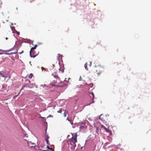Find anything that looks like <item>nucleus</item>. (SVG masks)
Segmentation results:
<instances>
[{"instance_id":"a211bd4d","label":"nucleus","mask_w":151,"mask_h":151,"mask_svg":"<svg viewBox=\"0 0 151 151\" xmlns=\"http://www.w3.org/2000/svg\"><path fill=\"white\" fill-rule=\"evenodd\" d=\"M13 54H14L13 52H11L10 53H7V52H5V54L8 55H12Z\"/></svg>"},{"instance_id":"f03ea898","label":"nucleus","mask_w":151,"mask_h":151,"mask_svg":"<svg viewBox=\"0 0 151 151\" xmlns=\"http://www.w3.org/2000/svg\"><path fill=\"white\" fill-rule=\"evenodd\" d=\"M104 70L103 67L101 66H98L93 69L91 70V73L93 75H95V73H96L99 76L103 71Z\"/></svg>"},{"instance_id":"f8f14e48","label":"nucleus","mask_w":151,"mask_h":151,"mask_svg":"<svg viewBox=\"0 0 151 151\" xmlns=\"http://www.w3.org/2000/svg\"><path fill=\"white\" fill-rule=\"evenodd\" d=\"M67 120H68V121H69L71 125H73V122L71 121V120L68 117L67 118Z\"/></svg>"},{"instance_id":"5701e85b","label":"nucleus","mask_w":151,"mask_h":151,"mask_svg":"<svg viewBox=\"0 0 151 151\" xmlns=\"http://www.w3.org/2000/svg\"><path fill=\"white\" fill-rule=\"evenodd\" d=\"M82 78L81 76H80V78H79V81H82Z\"/></svg>"},{"instance_id":"6ab92c4d","label":"nucleus","mask_w":151,"mask_h":151,"mask_svg":"<svg viewBox=\"0 0 151 151\" xmlns=\"http://www.w3.org/2000/svg\"><path fill=\"white\" fill-rule=\"evenodd\" d=\"M54 76V77L56 79H60V78L58 77V76Z\"/></svg>"},{"instance_id":"39448f33","label":"nucleus","mask_w":151,"mask_h":151,"mask_svg":"<svg viewBox=\"0 0 151 151\" xmlns=\"http://www.w3.org/2000/svg\"><path fill=\"white\" fill-rule=\"evenodd\" d=\"M12 50H13V48H11L7 50H4L0 49V55H2L3 54H5V52H9Z\"/></svg>"},{"instance_id":"393cba45","label":"nucleus","mask_w":151,"mask_h":151,"mask_svg":"<svg viewBox=\"0 0 151 151\" xmlns=\"http://www.w3.org/2000/svg\"><path fill=\"white\" fill-rule=\"evenodd\" d=\"M53 116L51 115H49V116H48L49 117H53Z\"/></svg>"},{"instance_id":"c756f323","label":"nucleus","mask_w":151,"mask_h":151,"mask_svg":"<svg viewBox=\"0 0 151 151\" xmlns=\"http://www.w3.org/2000/svg\"><path fill=\"white\" fill-rule=\"evenodd\" d=\"M69 136V135H68V136L67 137H68Z\"/></svg>"},{"instance_id":"412c9836","label":"nucleus","mask_w":151,"mask_h":151,"mask_svg":"<svg viewBox=\"0 0 151 151\" xmlns=\"http://www.w3.org/2000/svg\"><path fill=\"white\" fill-rule=\"evenodd\" d=\"M18 96V95H16L15 96H14V97H13V99H16V98Z\"/></svg>"},{"instance_id":"ddd939ff","label":"nucleus","mask_w":151,"mask_h":151,"mask_svg":"<svg viewBox=\"0 0 151 151\" xmlns=\"http://www.w3.org/2000/svg\"><path fill=\"white\" fill-rule=\"evenodd\" d=\"M0 75L1 76L3 77H6V76H5V75L3 73H2L1 72H0Z\"/></svg>"},{"instance_id":"dca6fc26","label":"nucleus","mask_w":151,"mask_h":151,"mask_svg":"<svg viewBox=\"0 0 151 151\" xmlns=\"http://www.w3.org/2000/svg\"><path fill=\"white\" fill-rule=\"evenodd\" d=\"M25 87H28V88H33V87H31L29 86H28L27 85H24V86H22L23 88H24Z\"/></svg>"},{"instance_id":"cd10ccee","label":"nucleus","mask_w":151,"mask_h":151,"mask_svg":"<svg viewBox=\"0 0 151 151\" xmlns=\"http://www.w3.org/2000/svg\"><path fill=\"white\" fill-rule=\"evenodd\" d=\"M8 39V38H7V37H6V38H5V39H6V40H7Z\"/></svg>"},{"instance_id":"bb28decb","label":"nucleus","mask_w":151,"mask_h":151,"mask_svg":"<svg viewBox=\"0 0 151 151\" xmlns=\"http://www.w3.org/2000/svg\"><path fill=\"white\" fill-rule=\"evenodd\" d=\"M90 86L92 87L93 86V84H90Z\"/></svg>"},{"instance_id":"f3484780","label":"nucleus","mask_w":151,"mask_h":151,"mask_svg":"<svg viewBox=\"0 0 151 151\" xmlns=\"http://www.w3.org/2000/svg\"><path fill=\"white\" fill-rule=\"evenodd\" d=\"M62 108H61L59 110H58V111H57V112L58 113H61L62 111Z\"/></svg>"},{"instance_id":"0eeeda50","label":"nucleus","mask_w":151,"mask_h":151,"mask_svg":"<svg viewBox=\"0 0 151 151\" xmlns=\"http://www.w3.org/2000/svg\"><path fill=\"white\" fill-rule=\"evenodd\" d=\"M89 94L91 98L92 97V102L91 103L88 104L89 105H90L91 104L93 103L94 102L93 99H94V94L93 93V92H92L90 93H89Z\"/></svg>"},{"instance_id":"6e6552de","label":"nucleus","mask_w":151,"mask_h":151,"mask_svg":"<svg viewBox=\"0 0 151 151\" xmlns=\"http://www.w3.org/2000/svg\"><path fill=\"white\" fill-rule=\"evenodd\" d=\"M51 84L53 86H54L56 87H58V86H60L59 85L57 84V81H55V80H54L53 82L51 83Z\"/></svg>"},{"instance_id":"423d86ee","label":"nucleus","mask_w":151,"mask_h":151,"mask_svg":"<svg viewBox=\"0 0 151 151\" xmlns=\"http://www.w3.org/2000/svg\"><path fill=\"white\" fill-rule=\"evenodd\" d=\"M28 146L29 147H35V146L36 145V144L34 143H32L31 142H28Z\"/></svg>"},{"instance_id":"2eb2a0df","label":"nucleus","mask_w":151,"mask_h":151,"mask_svg":"<svg viewBox=\"0 0 151 151\" xmlns=\"http://www.w3.org/2000/svg\"><path fill=\"white\" fill-rule=\"evenodd\" d=\"M50 145V144H49V145H47V148L48 149H49V150H53V149H52V148H50V147H49V146Z\"/></svg>"},{"instance_id":"f257e3e1","label":"nucleus","mask_w":151,"mask_h":151,"mask_svg":"<svg viewBox=\"0 0 151 151\" xmlns=\"http://www.w3.org/2000/svg\"><path fill=\"white\" fill-rule=\"evenodd\" d=\"M72 137L70 139H68V144L73 145V146L75 147L76 146V143L77 142V133H71Z\"/></svg>"},{"instance_id":"7ed1b4c3","label":"nucleus","mask_w":151,"mask_h":151,"mask_svg":"<svg viewBox=\"0 0 151 151\" xmlns=\"http://www.w3.org/2000/svg\"><path fill=\"white\" fill-rule=\"evenodd\" d=\"M37 46V45H35L34 47H32L30 50V55L31 57H35L37 55V54H34V50L35 49L36 47Z\"/></svg>"},{"instance_id":"1a4fd4ad","label":"nucleus","mask_w":151,"mask_h":151,"mask_svg":"<svg viewBox=\"0 0 151 151\" xmlns=\"http://www.w3.org/2000/svg\"><path fill=\"white\" fill-rule=\"evenodd\" d=\"M33 74L32 73H30L29 75L27 76V78H28L29 79H31L32 78V77L33 76Z\"/></svg>"},{"instance_id":"4be33fe9","label":"nucleus","mask_w":151,"mask_h":151,"mask_svg":"<svg viewBox=\"0 0 151 151\" xmlns=\"http://www.w3.org/2000/svg\"><path fill=\"white\" fill-rule=\"evenodd\" d=\"M22 89H21L20 90V91L18 93V94L17 95H18V96L19 95L20 93H21V91L22 90Z\"/></svg>"},{"instance_id":"a878e982","label":"nucleus","mask_w":151,"mask_h":151,"mask_svg":"<svg viewBox=\"0 0 151 151\" xmlns=\"http://www.w3.org/2000/svg\"><path fill=\"white\" fill-rule=\"evenodd\" d=\"M89 65L90 66H91V62H89Z\"/></svg>"},{"instance_id":"c85d7f7f","label":"nucleus","mask_w":151,"mask_h":151,"mask_svg":"<svg viewBox=\"0 0 151 151\" xmlns=\"http://www.w3.org/2000/svg\"><path fill=\"white\" fill-rule=\"evenodd\" d=\"M17 34H18V35H19V32H18L17 33Z\"/></svg>"},{"instance_id":"7c9ffc66","label":"nucleus","mask_w":151,"mask_h":151,"mask_svg":"<svg viewBox=\"0 0 151 151\" xmlns=\"http://www.w3.org/2000/svg\"><path fill=\"white\" fill-rule=\"evenodd\" d=\"M29 82H30V81L29 80Z\"/></svg>"},{"instance_id":"aec40b11","label":"nucleus","mask_w":151,"mask_h":151,"mask_svg":"<svg viewBox=\"0 0 151 151\" xmlns=\"http://www.w3.org/2000/svg\"><path fill=\"white\" fill-rule=\"evenodd\" d=\"M96 132L98 133L99 132V129L98 127L96 128Z\"/></svg>"},{"instance_id":"9d476101","label":"nucleus","mask_w":151,"mask_h":151,"mask_svg":"<svg viewBox=\"0 0 151 151\" xmlns=\"http://www.w3.org/2000/svg\"><path fill=\"white\" fill-rule=\"evenodd\" d=\"M47 137L45 139V140L46 141L47 143V145H48L49 144H50V143L49 142V141H48V138H49V137L48 136H47Z\"/></svg>"},{"instance_id":"20e7f679","label":"nucleus","mask_w":151,"mask_h":151,"mask_svg":"<svg viewBox=\"0 0 151 151\" xmlns=\"http://www.w3.org/2000/svg\"><path fill=\"white\" fill-rule=\"evenodd\" d=\"M101 129L103 132H107L109 133V134H111V131L108 129L109 127L107 128L103 125H101Z\"/></svg>"},{"instance_id":"9b49d317","label":"nucleus","mask_w":151,"mask_h":151,"mask_svg":"<svg viewBox=\"0 0 151 151\" xmlns=\"http://www.w3.org/2000/svg\"><path fill=\"white\" fill-rule=\"evenodd\" d=\"M63 111H64V117H65L67 116V114L68 113V111L66 110Z\"/></svg>"},{"instance_id":"4468645a","label":"nucleus","mask_w":151,"mask_h":151,"mask_svg":"<svg viewBox=\"0 0 151 151\" xmlns=\"http://www.w3.org/2000/svg\"><path fill=\"white\" fill-rule=\"evenodd\" d=\"M88 64V63L86 62V63L84 65V67L87 70H88V68H87V65Z\"/></svg>"},{"instance_id":"b1692460","label":"nucleus","mask_w":151,"mask_h":151,"mask_svg":"<svg viewBox=\"0 0 151 151\" xmlns=\"http://www.w3.org/2000/svg\"><path fill=\"white\" fill-rule=\"evenodd\" d=\"M23 52H24L23 51H22L21 52H18L17 53H18V54H22V53H23Z\"/></svg>"}]
</instances>
